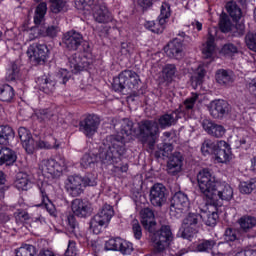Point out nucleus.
<instances>
[{
	"mask_svg": "<svg viewBox=\"0 0 256 256\" xmlns=\"http://www.w3.org/2000/svg\"><path fill=\"white\" fill-rule=\"evenodd\" d=\"M137 131L133 127V121L123 119L120 132L117 135L107 136L101 145L100 159L105 165H117L121 157L125 155V143L136 137Z\"/></svg>",
	"mask_w": 256,
	"mask_h": 256,
	"instance_id": "1",
	"label": "nucleus"
},
{
	"mask_svg": "<svg viewBox=\"0 0 256 256\" xmlns=\"http://www.w3.org/2000/svg\"><path fill=\"white\" fill-rule=\"evenodd\" d=\"M198 187L210 201H231L233 199V187L227 182H217L209 169L201 170L197 175Z\"/></svg>",
	"mask_w": 256,
	"mask_h": 256,
	"instance_id": "2",
	"label": "nucleus"
},
{
	"mask_svg": "<svg viewBox=\"0 0 256 256\" xmlns=\"http://www.w3.org/2000/svg\"><path fill=\"white\" fill-rule=\"evenodd\" d=\"M199 99V94L192 93V96L184 101V104L180 106L178 109L163 114L158 119V125L160 129H169V127H173V125H177L179 119H183L189 111L193 110L195 107V103Z\"/></svg>",
	"mask_w": 256,
	"mask_h": 256,
	"instance_id": "3",
	"label": "nucleus"
},
{
	"mask_svg": "<svg viewBox=\"0 0 256 256\" xmlns=\"http://www.w3.org/2000/svg\"><path fill=\"white\" fill-rule=\"evenodd\" d=\"M137 136L144 145H148L150 151H153L159 138V125L153 120H142L138 123Z\"/></svg>",
	"mask_w": 256,
	"mask_h": 256,
	"instance_id": "4",
	"label": "nucleus"
},
{
	"mask_svg": "<svg viewBox=\"0 0 256 256\" xmlns=\"http://www.w3.org/2000/svg\"><path fill=\"white\" fill-rule=\"evenodd\" d=\"M67 167V160L61 156L42 160L39 164V170L48 177H61L63 171H67Z\"/></svg>",
	"mask_w": 256,
	"mask_h": 256,
	"instance_id": "5",
	"label": "nucleus"
},
{
	"mask_svg": "<svg viewBox=\"0 0 256 256\" xmlns=\"http://www.w3.org/2000/svg\"><path fill=\"white\" fill-rule=\"evenodd\" d=\"M115 215L113 206L105 204L101 210L91 219L90 229L94 235H99L103 231V227H107Z\"/></svg>",
	"mask_w": 256,
	"mask_h": 256,
	"instance_id": "6",
	"label": "nucleus"
},
{
	"mask_svg": "<svg viewBox=\"0 0 256 256\" xmlns=\"http://www.w3.org/2000/svg\"><path fill=\"white\" fill-rule=\"evenodd\" d=\"M141 78L133 70H124L118 77L114 78L113 89L115 91H123V89H139Z\"/></svg>",
	"mask_w": 256,
	"mask_h": 256,
	"instance_id": "7",
	"label": "nucleus"
},
{
	"mask_svg": "<svg viewBox=\"0 0 256 256\" xmlns=\"http://www.w3.org/2000/svg\"><path fill=\"white\" fill-rule=\"evenodd\" d=\"M65 187L69 195L72 197H79L85 189V187H95L97 182L89 178H84L79 175H71L65 181Z\"/></svg>",
	"mask_w": 256,
	"mask_h": 256,
	"instance_id": "8",
	"label": "nucleus"
},
{
	"mask_svg": "<svg viewBox=\"0 0 256 256\" xmlns=\"http://www.w3.org/2000/svg\"><path fill=\"white\" fill-rule=\"evenodd\" d=\"M152 243H154V249L157 253H163L169 244L173 241V232L171 227L164 225L157 232H152Z\"/></svg>",
	"mask_w": 256,
	"mask_h": 256,
	"instance_id": "9",
	"label": "nucleus"
},
{
	"mask_svg": "<svg viewBox=\"0 0 256 256\" xmlns=\"http://www.w3.org/2000/svg\"><path fill=\"white\" fill-rule=\"evenodd\" d=\"M189 210V197L183 192H176L172 198L170 215L179 219Z\"/></svg>",
	"mask_w": 256,
	"mask_h": 256,
	"instance_id": "10",
	"label": "nucleus"
},
{
	"mask_svg": "<svg viewBox=\"0 0 256 256\" xmlns=\"http://www.w3.org/2000/svg\"><path fill=\"white\" fill-rule=\"evenodd\" d=\"M201 221V214L189 213L182 222V237L183 239H191L197 235L199 231V222Z\"/></svg>",
	"mask_w": 256,
	"mask_h": 256,
	"instance_id": "11",
	"label": "nucleus"
},
{
	"mask_svg": "<svg viewBox=\"0 0 256 256\" xmlns=\"http://www.w3.org/2000/svg\"><path fill=\"white\" fill-rule=\"evenodd\" d=\"M100 124L101 121L97 115L89 114L79 122V131L91 139L97 133Z\"/></svg>",
	"mask_w": 256,
	"mask_h": 256,
	"instance_id": "12",
	"label": "nucleus"
},
{
	"mask_svg": "<svg viewBox=\"0 0 256 256\" xmlns=\"http://www.w3.org/2000/svg\"><path fill=\"white\" fill-rule=\"evenodd\" d=\"M27 56L33 63H45L49 58V48L45 44H31L28 47Z\"/></svg>",
	"mask_w": 256,
	"mask_h": 256,
	"instance_id": "13",
	"label": "nucleus"
},
{
	"mask_svg": "<svg viewBox=\"0 0 256 256\" xmlns=\"http://www.w3.org/2000/svg\"><path fill=\"white\" fill-rule=\"evenodd\" d=\"M106 251H120L122 255L133 253V244L122 238H111L105 244Z\"/></svg>",
	"mask_w": 256,
	"mask_h": 256,
	"instance_id": "14",
	"label": "nucleus"
},
{
	"mask_svg": "<svg viewBox=\"0 0 256 256\" xmlns=\"http://www.w3.org/2000/svg\"><path fill=\"white\" fill-rule=\"evenodd\" d=\"M149 197L154 207H162L167 201V188L161 183L154 184L150 189Z\"/></svg>",
	"mask_w": 256,
	"mask_h": 256,
	"instance_id": "15",
	"label": "nucleus"
},
{
	"mask_svg": "<svg viewBox=\"0 0 256 256\" xmlns=\"http://www.w3.org/2000/svg\"><path fill=\"white\" fill-rule=\"evenodd\" d=\"M214 155L217 163H228L231 161V146L225 140L217 141Z\"/></svg>",
	"mask_w": 256,
	"mask_h": 256,
	"instance_id": "16",
	"label": "nucleus"
},
{
	"mask_svg": "<svg viewBox=\"0 0 256 256\" xmlns=\"http://www.w3.org/2000/svg\"><path fill=\"white\" fill-rule=\"evenodd\" d=\"M93 17L97 23H112L115 25V19H113V14L109 11L105 5H96L93 8Z\"/></svg>",
	"mask_w": 256,
	"mask_h": 256,
	"instance_id": "17",
	"label": "nucleus"
},
{
	"mask_svg": "<svg viewBox=\"0 0 256 256\" xmlns=\"http://www.w3.org/2000/svg\"><path fill=\"white\" fill-rule=\"evenodd\" d=\"M229 111V103L225 100H214L210 103L209 113L214 119H223Z\"/></svg>",
	"mask_w": 256,
	"mask_h": 256,
	"instance_id": "18",
	"label": "nucleus"
},
{
	"mask_svg": "<svg viewBox=\"0 0 256 256\" xmlns=\"http://www.w3.org/2000/svg\"><path fill=\"white\" fill-rule=\"evenodd\" d=\"M63 43L69 51H77L83 43V36L77 31H69L64 35Z\"/></svg>",
	"mask_w": 256,
	"mask_h": 256,
	"instance_id": "19",
	"label": "nucleus"
},
{
	"mask_svg": "<svg viewBox=\"0 0 256 256\" xmlns=\"http://www.w3.org/2000/svg\"><path fill=\"white\" fill-rule=\"evenodd\" d=\"M202 127L208 135H211V137H216V139H221L227 133V130L223 125L217 124L211 120H203L202 121Z\"/></svg>",
	"mask_w": 256,
	"mask_h": 256,
	"instance_id": "20",
	"label": "nucleus"
},
{
	"mask_svg": "<svg viewBox=\"0 0 256 256\" xmlns=\"http://www.w3.org/2000/svg\"><path fill=\"white\" fill-rule=\"evenodd\" d=\"M183 169V155L181 152H174L168 159L167 171L169 175H177Z\"/></svg>",
	"mask_w": 256,
	"mask_h": 256,
	"instance_id": "21",
	"label": "nucleus"
},
{
	"mask_svg": "<svg viewBox=\"0 0 256 256\" xmlns=\"http://www.w3.org/2000/svg\"><path fill=\"white\" fill-rule=\"evenodd\" d=\"M165 53L170 59H181L183 57V42L178 38L173 39L165 47Z\"/></svg>",
	"mask_w": 256,
	"mask_h": 256,
	"instance_id": "22",
	"label": "nucleus"
},
{
	"mask_svg": "<svg viewBox=\"0 0 256 256\" xmlns=\"http://www.w3.org/2000/svg\"><path fill=\"white\" fill-rule=\"evenodd\" d=\"M71 207L76 217H88V215H91V204L88 201L75 199L72 201Z\"/></svg>",
	"mask_w": 256,
	"mask_h": 256,
	"instance_id": "23",
	"label": "nucleus"
},
{
	"mask_svg": "<svg viewBox=\"0 0 256 256\" xmlns=\"http://www.w3.org/2000/svg\"><path fill=\"white\" fill-rule=\"evenodd\" d=\"M141 223L146 229V231H149V233H153L155 231V225L157 223L155 222V214L153 213V210L150 208H144L142 209L141 213Z\"/></svg>",
	"mask_w": 256,
	"mask_h": 256,
	"instance_id": "24",
	"label": "nucleus"
},
{
	"mask_svg": "<svg viewBox=\"0 0 256 256\" xmlns=\"http://www.w3.org/2000/svg\"><path fill=\"white\" fill-rule=\"evenodd\" d=\"M18 135L25 150L28 153H33V149H35V141L31 136V132L25 127H20L18 129Z\"/></svg>",
	"mask_w": 256,
	"mask_h": 256,
	"instance_id": "25",
	"label": "nucleus"
},
{
	"mask_svg": "<svg viewBox=\"0 0 256 256\" xmlns=\"http://www.w3.org/2000/svg\"><path fill=\"white\" fill-rule=\"evenodd\" d=\"M33 182V175L26 172H19L16 175L14 186L18 191H27L29 184Z\"/></svg>",
	"mask_w": 256,
	"mask_h": 256,
	"instance_id": "26",
	"label": "nucleus"
},
{
	"mask_svg": "<svg viewBox=\"0 0 256 256\" xmlns=\"http://www.w3.org/2000/svg\"><path fill=\"white\" fill-rule=\"evenodd\" d=\"M224 241H226V243H234L235 249H240L241 241H243L241 231L233 228L226 229L224 233Z\"/></svg>",
	"mask_w": 256,
	"mask_h": 256,
	"instance_id": "27",
	"label": "nucleus"
},
{
	"mask_svg": "<svg viewBox=\"0 0 256 256\" xmlns=\"http://www.w3.org/2000/svg\"><path fill=\"white\" fill-rule=\"evenodd\" d=\"M0 165H13L17 161V154L7 147L0 146Z\"/></svg>",
	"mask_w": 256,
	"mask_h": 256,
	"instance_id": "28",
	"label": "nucleus"
},
{
	"mask_svg": "<svg viewBox=\"0 0 256 256\" xmlns=\"http://www.w3.org/2000/svg\"><path fill=\"white\" fill-rule=\"evenodd\" d=\"M101 151L102 150L100 146L98 156L93 153L84 154L80 160L81 167H83V169H89V167H93V164L97 163V161H100L104 165L105 163H103V161L101 160ZM105 165H112V164H105Z\"/></svg>",
	"mask_w": 256,
	"mask_h": 256,
	"instance_id": "29",
	"label": "nucleus"
},
{
	"mask_svg": "<svg viewBox=\"0 0 256 256\" xmlns=\"http://www.w3.org/2000/svg\"><path fill=\"white\" fill-rule=\"evenodd\" d=\"M37 87L43 93L49 94L55 91V81L47 78V76H42L36 80Z\"/></svg>",
	"mask_w": 256,
	"mask_h": 256,
	"instance_id": "30",
	"label": "nucleus"
},
{
	"mask_svg": "<svg viewBox=\"0 0 256 256\" xmlns=\"http://www.w3.org/2000/svg\"><path fill=\"white\" fill-rule=\"evenodd\" d=\"M216 81L219 85H231L235 81L233 72L225 69L218 70L216 72Z\"/></svg>",
	"mask_w": 256,
	"mask_h": 256,
	"instance_id": "31",
	"label": "nucleus"
},
{
	"mask_svg": "<svg viewBox=\"0 0 256 256\" xmlns=\"http://www.w3.org/2000/svg\"><path fill=\"white\" fill-rule=\"evenodd\" d=\"M202 54L206 59H211L215 54V37L209 35L206 42L202 45Z\"/></svg>",
	"mask_w": 256,
	"mask_h": 256,
	"instance_id": "32",
	"label": "nucleus"
},
{
	"mask_svg": "<svg viewBox=\"0 0 256 256\" xmlns=\"http://www.w3.org/2000/svg\"><path fill=\"white\" fill-rule=\"evenodd\" d=\"M69 67L72 73H79L80 71H83L85 67H87V64L83 62V59H81V57L75 54L69 58Z\"/></svg>",
	"mask_w": 256,
	"mask_h": 256,
	"instance_id": "33",
	"label": "nucleus"
},
{
	"mask_svg": "<svg viewBox=\"0 0 256 256\" xmlns=\"http://www.w3.org/2000/svg\"><path fill=\"white\" fill-rule=\"evenodd\" d=\"M15 132L10 126H0V145H7L11 139H14Z\"/></svg>",
	"mask_w": 256,
	"mask_h": 256,
	"instance_id": "34",
	"label": "nucleus"
},
{
	"mask_svg": "<svg viewBox=\"0 0 256 256\" xmlns=\"http://www.w3.org/2000/svg\"><path fill=\"white\" fill-rule=\"evenodd\" d=\"M40 193L42 197V205H44L46 211H48L51 217H57V209L55 208V205L53 204V202L49 200V196H47V192H45L43 188H41Z\"/></svg>",
	"mask_w": 256,
	"mask_h": 256,
	"instance_id": "35",
	"label": "nucleus"
},
{
	"mask_svg": "<svg viewBox=\"0 0 256 256\" xmlns=\"http://www.w3.org/2000/svg\"><path fill=\"white\" fill-rule=\"evenodd\" d=\"M169 17H171V4L164 2L160 7V15L158 16V21L161 25H167Z\"/></svg>",
	"mask_w": 256,
	"mask_h": 256,
	"instance_id": "36",
	"label": "nucleus"
},
{
	"mask_svg": "<svg viewBox=\"0 0 256 256\" xmlns=\"http://www.w3.org/2000/svg\"><path fill=\"white\" fill-rule=\"evenodd\" d=\"M50 3V10L52 11V13H55L56 15L59 13H65V11L69 9L67 0H50Z\"/></svg>",
	"mask_w": 256,
	"mask_h": 256,
	"instance_id": "37",
	"label": "nucleus"
},
{
	"mask_svg": "<svg viewBox=\"0 0 256 256\" xmlns=\"http://www.w3.org/2000/svg\"><path fill=\"white\" fill-rule=\"evenodd\" d=\"M226 11L234 21H239V19H241L242 12L237 3L233 1L228 2L226 4Z\"/></svg>",
	"mask_w": 256,
	"mask_h": 256,
	"instance_id": "38",
	"label": "nucleus"
},
{
	"mask_svg": "<svg viewBox=\"0 0 256 256\" xmlns=\"http://www.w3.org/2000/svg\"><path fill=\"white\" fill-rule=\"evenodd\" d=\"M15 97V90L11 85L4 84L0 87V101L9 102Z\"/></svg>",
	"mask_w": 256,
	"mask_h": 256,
	"instance_id": "39",
	"label": "nucleus"
},
{
	"mask_svg": "<svg viewBox=\"0 0 256 256\" xmlns=\"http://www.w3.org/2000/svg\"><path fill=\"white\" fill-rule=\"evenodd\" d=\"M47 15V3L41 2L35 10L34 23L35 25H41L43 19Z\"/></svg>",
	"mask_w": 256,
	"mask_h": 256,
	"instance_id": "40",
	"label": "nucleus"
},
{
	"mask_svg": "<svg viewBox=\"0 0 256 256\" xmlns=\"http://www.w3.org/2000/svg\"><path fill=\"white\" fill-rule=\"evenodd\" d=\"M205 68L203 66H199L194 73V75L191 77V85L193 89H196L203 83V79L205 78Z\"/></svg>",
	"mask_w": 256,
	"mask_h": 256,
	"instance_id": "41",
	"label": "nucleus"
},
{
	"mask_svg": "<svg viewBox=\"0 0 256 256\" xmlns=\"http://www.w3.org/2000/svg\"><path fill=\"white\" fill-rule=\"evenodd\" d=\"M200 216L202 221L208 227H215V225H217V219H219L217 212H204L203 214H200Z\"/></svg>",
	"mask_w": 256,
	"mask_h": 256,
	"instance_id": "42",
	"label": "nucleus"
},
{
	"mask_svg": "<svg viewBox=\"0 0 256 256\" xmlns=\"http://www.w3.org/2000/svg\"><path fill=\"white\" fill-rule=\"evenodd\" d=\"M217 245V242L215 240L210 239V240H202L198 243L196 250L199 253H209V251L213 250V247Z\"/></svg>",
	"mask_w": 256,
	"mask_h": 256,
	"instance_id": "43",
	"label": "nucleus"
},
{
	"mask_svg": "<svg viewBox=\"0 0 256 256\" xmlns=\"http://www.w3.org/2000/svg\"><path fill=\"white\" fill-rule=\"evenodd\" d=\"M36 253L35 246L31 244H24L15 250L16 256H35Z\"/></svg>",
	"mask_w": 256,
	"mask_h": 256,
	"instance_id": "44",
	"label": "nucleus"
},
{
	"mask_svg": "<svg viewBox=\"0 0 256 256\" xmlns=\"http://www.w3.org/2000/svg\"><path fill=\"white\" fill-rule=\"evenodd\" d=\"M145 29H148V31H151L152 33H162L165 31V24H161V22L158 20V22L155 21H147L144 24Z\"/></svg>",
	"mask_w": 256,
	"mask_h": 256,
	"instance_id": "45",
	"label": "nucleus"
},
{
	"mask_svg": "<svg viewBox=\"0 0 256 256\" xmlns=\"http://www.w3.org/2000/svg\"><path fill=\"white\" fill-rule=\"evenodd\" d=\"M216 149H217V142L215 143L211 140H205L201 146L202 154L205 156L214 155Z\"/></svg>",
	"mask_w": 256,
	"mask_h": 256,
	"instance_id": "46",
	"label": "nucleus"
},
{
	"mask_svg": "<svg viewBox=\"0 0 256 256\" xmlns=\"http://www.w3.org/2000/svg\"><path fill=\"white\" fill-rule=\"evenodd\" d=\"M240 193H243L244 195H249L250 193H253L256 189V179H251L248 182H241L239 185Z\"/></svg>",
	"mask_w": 256,
	"mask_h": 256,
	"instance_id": "47",
	"label": "nucleus"
},
{
	"mask_svg": "<svg viewBox=\"0 0 256 256\" xmlns=\"http://www.w3.org/2000/svg\"><path fill=\"white\" fill-rule=\"evenodd\" d=\"M177 73V67L175 64H166L162 69V74L165 81H173V77Z\"/></svg>",
	"mask_w": 256,
	"mask_h": 256,
	"instance_id": "48",
	"label": "nucleus"
},
{
	"mask_svg": "<svg viewBox=\"0 0 256 256\" xmlns=\"http://www.w3.org/2000/svg\"><path fill=\"white\" fill-rule=\"evenodd\" d=\"M239 225L244 231L247 229H253L256 225V218L253 216H244L239 220Z\"/></svg>",
	"mask_w": 256,
	"mask_h": 256,
	"instance_id": "49",
	"label": "nucleus"
},
{
	"mask_svg": "<svg viewBox=\"0 0 256 256\" xmlns=\"http://www.w3.org/2000/svg\"><path fill=\"white\" fill-rule=\"evenodd\" d=\"M6 79L7 81L19 79V66L15 62H12L10 68L7 69Z\"/></svg>",
	"mask_w": 256,
	"mask_h": 256,
	"instance_id": "50",
	"label": "nucleus"
},
{
	"mask_svg": "<svg viewBox=\"0 0 256 256\" xmlns=\"http://www.w3.org/2000/svg\"><path fill=\"white\" fill-rule=\"evenodd\" d=\"M245 43L250 51H255L256 53V32L247 33Z\"/></svg>",
	"mask_w": 256,
	"mask_h": 256,
	"instance_id": "51",
	"label": "nucleus"
},
{
	"mask_svg": "<svg viewBox=\"0 0 256 256\" xmlns=\"http://www.w3.org/2000/svg\"><path fill=\"white\" fill-rule=\"evenodd\" d=\"M36 146L39 149H59V143H57V140L54 139V143H50L44 140H39L36 142Z\"/></svg>",
	"mask_w": 256,
	"mask_h": 256,
	"instance_id": "52",
	"label": "nucleus"
},
{
	"mask_svg": "<svg viewBox=\"0 0 256 256\" xmlns=\"http://www.w3.org/2000/svg\"><path fill=\"white\" fill-rule=\"evenodd\" d=\"M221 53L226 57H232V55H235V53H237V46L233 44H225L221 49Z\"/></svg>",
	"mask_w": 256,
	"mask_h": 256,
	"instance_id": "53",
	"label": "nucleus"
},
{
	"mask_svg": "<svg viewBox=\"0 0 256 256\" xmlns=\"http://www.w3.org/2000/svg\"><path fill=\"white\" fill-rule=\"evenodd\" d=\"M160 155L162 157H170L171 153H173V144L164 143L162 146H159Z\"/></svg>",
	"mask_w": 256,
	"mask_h": 256,
	"instance_id": "54",
	"label": "nucleus"
},
{
	"mask_svg": "<svg viewBox=\"0 0 256 256\" xmlns=\"http://www.w3.org/2000/svg\"><path fill=\"white\" fill-rule=\"evenodd\" d=\"M67 221H68V231L76 235L77 229H79V226L77 224V220H75V216L73 215L68 216Z\"/></svg>",
	"mask_w": 256,
	"mask_h": 256,
	"instance_id": "55",
	"label": "nucleus"
},
{
	"mask_svg": "<svg viewBox=\"0 0 256 256\" xmlns=\"http://www.w3.org/2000/svg\"><path fill=\"white\" fill-rule=\"evenodd\" d=\"M25 35L28 36L29 41H34V39H37V37L41 35V30H39V27L35 26L26 30Z\"/></svg>",
	"mask_w": 256,
	"mask_h": 256,
	"instance_id": "56",
	"label": "nucleus"
},
{
	"mask_svg": "<svg viewBox=\"0 0 256 256\" xmlns=\"http://www.w3.org/2000/svg\"><path fill=\"white\" fill-rule=\"evenodd\" d=\"M77 253V243H75V241L70 240L68 242V247L65 251L64 256H77Z\"/></svg>",
	"mask_w": 256,
	"mask_h": 256,
	"instance_id": "57",
	"label": "nucleus"
},
{
	"mask_svg": "<svg viewBox=\"0 0 256 256\" xmlns=\"http://www.w3.org/2000/svg\"><path fill=\"white\" fill-rule=\"evenodd\" d=\"M135 51V46L131 43L123 42L121 44V53L122 55H133Z\"/></svg>",
	"mask_w": 256,
	"mask_h": 256,
	"instance_id": "58",
	"label": "nucleus"
},
{
	"mask_svg": "<svg viewBox=\"0 0 256 256\" xmlns=\"http://www.w3.org/2000/svg\"><path fill=\"white\" fill-rule=\"evenodd\" d=\"M132 231L134 233L135 239H141V237H143V231L141 229V225L139 224V221L134 220L132 222Z\"/></svg>",
	"mask_w": 256,
	"mask_h": 256,
	"instance_id": "59",
	"label": "nucleus"
},
{
	"mask_svg": "<svg viewBox=\"0 0 256 256\" xmlns=\"http://www.w3.org/2000/svg\"><path fill=\"white\" fill-rule=\"evenodd\" d=\"M220 30L222 31V33H229V31H231V21L227 18H221L220 20Z\"/></svg>",
	"mask_w": 256,
	"mask_h": 256,
	"instance_id": "60",
	"label": "nucleus"
},
{
	"mask_svg": "<svg viewBox=\"0 0 256 256\" xmlns=\"http://www.w3.org/2000/svg\"><path fill=\"white\" fill-rule=\"evenodd\" d=\"M95 3V0H75V6L77 9H85V7H91Z\"/></svg>",
	"mask_w": 256,
	"mask_h": 256,
	"instance_id": "61",
	"label": "nucleus"
},
{
	"mask_svg": "<svg viewBox=\"0 0 256 256\" xmlns=\"http://www.w3.org/2000/svg\"><path fill=\"white\" fill-rule=\"evenodd\" d=\"M57 33H59V27L57 26H49L45 33L42 34L43 37H57Z\"/></svg>",
	"mask_w": 256,
	"mask_h": 256,
	"instance_id": "62",
	"label": "nucleus"
},
{
	"mask_svg": "<svg viewBox=\"0 0 256 256\" xmlns=\"http://www.w3.org/2000/svg\"><path fill=\"white\" fill-rule=\"evenodd\" d=\"M16 223H24V221L29 220V213L21 211L15 215Z\"/></svg>",
	"mask_w": 256,
	"mask_h": 256,
	"instance_id": "63",
	"label": "nucleus"
},
{
	"mask_svg": "<svg viewBox=\"0 0 256 256\" xmlns=\"http://www.w3.org/2000/svg\"><path fill=\"white\" fill-rule=\"evenodd\" d=\"M36 116L39 119V121H47L49 117H51V114L47 110H38L36 112Z\"/></svg>",
	"mask_w": 256,
	"mask_h": 256,
	"instance_id": "64",
	"label": "nucleus"
}]
</instances>
